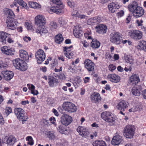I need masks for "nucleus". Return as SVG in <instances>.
Segmentation results:
<instances>
[{
  "mask_svg": "<svg viewBox=\"0 0 146 146\" xmlns=\"http://www.w3.org/2000/svg\"><path fill=\"white\" fill-rule=\"evenodd\" d=\"M7 138L5 139H7L6 142L8 144L10 145H13L15 143V138L12 135H10L8 137H6Z\"/></svg>",
  "mask_w": 146,
  "mask_h": 146,
  "instance_id": "nucleus-40",
  "label": "nucleus"
},
{
  "mask_svg": "<svg viewBox=\"0 0 146 146\" xmlns=\"http://www.w3.org/2000/svg\"><path fill=\"white\" fill-rule=\"evenodd\" d=\"M102 118L105 121L108 123L109 124L113 126L115 124V118L112 113L109 111L103 112L101 114Z\"/></svg>",
  "mask_w": 146,
  "mask_h": 146,
  "instance_id": "nucleus-2",
  "label": "nucleus"
},
{
  "mask_svg": "<svg viewBox=\"0 0 146 146\" xmlns=\"http://www.w3.org/2000/svg\"><path fill=\"white\" fill-rule=\"evenodd\" d=\"M77 17L81 19H83L85 18L86 16L84 15H81L78 13Z\"/></svg>",
  "mask_w": 146,
  "mask_h": 146,
  "instance_id": "nucleus-63",
  "label": "nucleus"
},
{
  "mask_svg": "<svg viewBox=\"0 0 146 146\" xmlns=\"http://www.w3.org/2000/svg\"><path fill=\"white\" fill-rule=\"evenodd\" d=\"M57 26L56 23L55 22L52 21L50 24V28L52 29H56L57 28Z\"/></svg>",
  "mask_w": 146,
  "mask_h": 146,
  "instance_id": "nucleus-50",
  "label": "nucleus"
},
{
  "mask_svg": "<svg viewBox=\"0 0 146 146\" xmlns=\"http://www.w3.org/2000/svg\"><path fill=\"white\" fill-rule=\"evenodd\" d=\"M6 36H7L6 37V42H7L9 44L14 42V40L12 37L11 35L7 33V35H6Z\"/></svg>",
  "mask_w": 146,
  "mask_h": 146,
  "instance_id": "nucleus-45",
  "label": "nucleus"
},
{
  "mask_svg": "<svg viewBox=\"0 0 146 146\" xmlns=\"http://www.w3.org/2000/svg\"><path fill=\"white\" fill-rule=\"evenodd\" d=\"M91 35L92 32L90 29L87 30L84 33L85 37L87 40H92V39Z\"/></svg>",
  "mask_w": 146,
  "mask_h": 146,
  "instance_id": "nucleus-44",
  "label": "nucleus"
},
{
  "mask_svg": "<svg viewBox=\"0 0 146 146\" xmlns=\"http://www.w3.org/2000/svg\"><path fill=\"white\" fill-rule=\"evenodd\" d=\"M64 40V38L62 34H58L55 37V41L56 43L61 44Z\"/></svg>",
  "mask_w": 146,
  "mask_h": 146,
  "instance_id": "nucleus-38",
  "label": "nucleus"
},
{
  "mask_svg": "<svg viewBox=\"0 0 146 146\" xmlns=\"http://www.w3.org/2000/svg\"><path fill=\"white\" fill-rule=\"evenodd\" d=\"M137 48L141 50H143L146 52V41L144 40L141 41L140 44L137 46Z\"/></svg>",
  "mask_w": 146,
  "mask_h": 146,
  "instance_id": "nucleus-36",
  "label": "nucleus"
},
{
  "mask_svg": "<svg viewBox=\"0 0 146 146\" xmlns=\"http://www.w3.org/2000/svg\"><path fill=\"white\" fill-rule=\"evenodd\" d=\"M19 52V57L23 60L28 62L29 58H32L33 54L32 53H30L29 54L28 52L23 49L20 50Z\"/></svg>",
  "mask_w": 146,
  "mask_h": 146,
  "instance_id": "nucleus-12",
  "label": "nucleus"
},
{
  "mask_svg": "<svg viewBox=\"0 0 146 146\" xmlns=\"http://www.w3.org/2000/svg\"><path fill=\"white\" fill-rule=\"evenodd\" d=\"M12 112V110L11 107H6L5 110V113L7 116H8Z\"/></svg>",
  "mask_w": 146,
  "mask_h": 146,
  "instance_id": "nucleus-52",
  "label": "nucleus"
},
{
  "mask_svg": "<svg viewBox=\"0 0 146 146\" xmlns=\"http://www.w3.org/2000/svg\"><path fill=\"white\" fill-rule=\"evenodd\" d=\"M6 23L7 27L9 29L15 30L17 28L18 23L15 18L7 17Z\"/></svg>",
  "mask_w": 146,
  "mask_h": 146,
  "instance_id": "nucleus-9",
  "label": "nucleus"
},
{
  "mask_svg": "<svg viewBox=\"0 0 146 146\" xmlns=\"http://www.w3.org/2000/svg\"><path fill=\"white\" fill-rule=\"evenodd\" d=\"M138 6L136 1H133L128 5L127 7L129 11L132 13Z\"/></svg>",
  "mask_w": 146,
  "mask_h": 146,
  "instance_id": "nucleus-33",
  "label": "nucleus"
},
{
  "mask_svg": "<svg viewBox=\"0 0 146 146\" xmlns=\"http://www.w3.org/2000/svg\"><path fill=\"white\" fill-rule=\"evenodd\" d=\"M92 41L90 43V46L93 49L98 48L100 47V43L97 39H92Z\"/></svg>",
  "mask_w": 146,
  "mask_h": 146,
  "instance_id": "nucleus-34",
  "label": "nucleus"
},
{
  "mask_svg": "<svg viewBox=\"0 0 146 146\" xmlns=\"http://www.w3.org/2000/svg\"><path fill=\"white\" fill-rule=\"evenodd\" d=\"M108 8L109 12L113 13L119 9L120 7L117 3L112 2L108 5Z\"/></svg>",
  "mask_w": 146,
  "mask_h": 146,
  "instance_id": "nucleus-21",
  "label": "nucleus"
},
{
  "mask_svg": "<svg viewBox=\"0 0 146 146\" xmlns=\"http://www.w3.org/2000/svg\"><path fill=\"white\" fill-rule=\"evenodd\" d=\"M36 33L38 35H40L41 36L48 33V28L45 25H39L36 29Z\"/></svg>",
  "mask_w": 146,
  "mask_h": 146,
  "instance_id": "nucleus-15",
  "label": "nucleus"
},
{
  "mask_svg": "<svg viewBox=\"0 0 146 146\" xmlns=\"http://www.w3.org/2000/svg\"><path fill=\"white\" fill-rule=\"evenodd\" d=\"M24 40L26 42L30 41L31 40V38L29 36H25L23 38Z\"/></svg>",
  "mask_w": 146,
  "mask_h": 146,
  "instance_id": "nucleus-61",
  "label": "nucleus"
},
{
  "mask_svg": "<svg viewBox=\"0 0 146 146\" xmlns=\"http://www.w3.org/2000/svg\"><path fill=\"white\" fill-rule=\"evenodd\" d=\"M77 131L81 136H85L88 135L89 131L88 129L83 127L79 126L77 129Z\"/></svg>",
  "mask_w": 146,
  "mask_h": 146,
  "instance_id": "nucleus-29",
  "label": "nucleus"
},
{
  "mask_svg": "<svg viewBox=\"0 0 146 146\" xmlns=\"http://www.w3.org/2000/svg\"><path fill=\"white\" fill-rule=\"evenodd\" d=\"M68 5L70 7L72 8H73L74 7V4L71 1H69L67 2Z\"/></svg>",
  "mask_w": 146,
  "mask_h": 146,
  "instance_id": "nucleus-64",
  "label": "nucleus"
},
{
  "mask_svg": "<svg viewBox=\"0 0 146 146\" xmlns=\"http://www.w3.org/2000/svg\"><path fill=\"white\" fill-rule=\"evenodd\" d=\"M85 84L87 83L90 82V79L89 77H85L83 78Z\"/></svg>",
  "mask_w": 146,
  "mask_h": 146,
  "instance_id": "nucleus-59",
  "label": "nucleus"
},
{
  "mask_svg": "<svg viewBox=\"0 0 146 146\" xmlns=\"http://www.w3.org/2000/svg\"><path fill=\"white\" fill-rule=\"evenodd\" d=\"M59 79L61 80H62L65 79V75L63 73L60 74L59 75L57 76Z\"/></svg>",
  "mask_w": 146,
  "mask_h": 146,
  "instance_id": "nucleus-56",
  "label": "nucleus"
},
{
  "mask_svg": "<svg viewBox=\"0 0 146 146\" xmlns=\"http://www.w3.org/2000/svg\"><path fill=\"white\" fill-rule=\"evenodd\" d=\"M25 26L28 30H31L33 29V26L32 24L30 21H26L25 22Z\"/></svg>",
  "mask_w": 146,
  "mask_h": 146,
  "instance_id": "nucleus-47",
  "label": "nucleus"
},
{
  "mask_svg": "<svg viewBox=\"0 0 146 146\" xmlns=\"http://www.w3.org/2000/svg\"><path fill=\"white\" fill-rule=\"evenodd\" d=\"M135 128L133 125H128L124 128L123 133L127 138L131 139L133 137L135 134Z\"/></svg>",
  "mask_w": 146,
  "mask_h": 146,
  "instance_id": "nucleus-4",
  "label": "nucleus"
},
{
  "mask_svg": "<svg viewBox=\"0 0 146 146\" xmlns=\"http://www.w3.org/2000/svg\"><path fill=\"white\" fill-rule=\"evenodd\" d=\"M102 17L99 16L91 18L87 21V23L88 25H97L102 21Z\"/></svg>",
  "mask_w": 146,
  "mask_h": 146,
  "instance_id": "nucleus-14",
  "label": "nucleus"
},
{
  "mask_svg": "<svg viewBox=\"0 0 146 146\" xmlns=\"http://www.w3.org/2000/svg\"><path fill=\"white\" fill-rule=\"evenodd\" d=\"M30 7L34 9H39L40 8V5L36 2L33 1H30L29 3Z\"/></svg>",
  "mask_w": 146,
  "mask_h": 146,
  "instance_id": "nucleus-41",
  "label": "nucleus"
},
{
  "mask_svg": "<svg viewBox=\"0 0 146 146\" xmlns=\"http://www.w3.org/2000/svg\"><path fill=\"white\" fill-rule=\"evenodd\" d=\"M1 50L4 54L7 55H14L15 52V50L14 48L7 46H5L1 48Z\"/></svg>",
  "mask_w": 146,
  "mask_h": 146,
  "instance_id": "nucleus-17",
  "label": "nucleus"
},
{
  "mask_svg": "<svg viewBox=\"0 0 146 146\" xmlns=\"http://www.w3.org/2000/svg\"><path fill=\"white\" fill-rule=\"evenodd\" d=\"M132 13L133 16L137 18L142 16L144 14V11L142 7L138 6Z\"/></svg>",
  "mask_w": 146,
  "mask_h": 146,
  "instance_id": "nucleus-19",
  "label": "nucleus"
},
{
  "mask_svg": "<svg viewBox=\"0 0 146 146\" xmlns=\"http://www.w3.org/2000/svg\"><path fill=\"white\" fill-rule=\"evenodd\" d=\"M122 137L119 135L114 136L111 141V144L113 145L119 144L122 141Z\"/></svg>",
  "mask_w": 146,
  "mask_h": 146,
  "instance_id": "nucleus-26",
  "label": "nucleus"
},
{
  "mask_svg": "<svg viewBox=\"0 0 146 146\" xmlns=\"http://www.w3.org/2000/svg\"><path fill=\"white\" fill-rule=\"evenodd\" d=\"M52 7L48 10V12L50 14L55 13L59 14L62 12V10L64 9V6L61 1L60 0H52Z\"/></svg>",
  "mask_w": 146,
  "mask_h": 146,
  "instance_id": "nucleus-1",
  "label": "nucleus"
},
{
  "mask_svg": "<svg viewBox=\"0 0 146 146\" xmlns=\"http://www.w3.org/2000/svg\"><path fill=\"white\" fill-rule=\"evenodd\" d=\"M84 67L89 72H92L94 70L95 64L89 59H86L84 62Z\"/></svg>",
  "mask_w": 146,
  "mask_h": 146,
  "instance_id": "nucleus-13",
  "label": "nucleus"
},
{
  "mask_svg": "<svg viewBox=\"0 0 146 146\" xmlns=\"http://www.w3.org/2000/svg\"><path fill=\"white\" fill-rule=\"evenodd\" d=\"M97 33L100 34H104L106 33L107 27L103 24L97 25L95 27Z\"/></svg>",
  "mask_w": 146,
  "mask_h": 146,
  "instance_id": "nucleus-20",
  "label": "nucleus"
},
{
  "mask_svg": "<svg viewBox=\"0 0 146 146\" xmlns=\"http://www.w3.org/2000/svg\"><path fill=\"white\" fill-rule=\"evenodd\" d=\"M58 130L61 133L65 135H68L70 132L69 128L64 127L62 125H60L58 128Z\"/></svg>",
  "mask_w": 146,
  "mask_h": 146,
  "instance_id": "nucleus-32",
  "label": "nucleus"
},
{
  "mask_svg": "<svg viewBox=\"0 0 146 146\" xmlns=\"http://www.w3.org/2000/svg\"><path fill=\"white\" fill-rule=\"evenodd\" d=\"M35 56L37 63L40 64L44 60L46 57L45 54L43 50L39 49L35 53Z\"/></svg>",
  "mask_w": 146,
  "mask_h": 146,
  "instance_id": "nucleus-10",
  "label": "nucleus"
},
{
  "mask_svg": "<svg viewBox=\"0 0 146 146\" xmlns=\"http://www.w3.org/2000/svg\"><path fill=\"white\" fill-rule=\"evenodd\" d=\"M91 99L93 102L97 103L101 100V97L98 93L94 92L91 96Z\"/></svg>",
  "mask_w": 146,
  "mask_h": 146,
  "instance_id": "nucleus-31",
  "label": "nucleus"
},
{
  "mask_svg": "<svg viewBox=\"0 0 146 146\" xmlns=\"http://www.w3.org/2000/svg\"><path fill=\"white\" fill-rule=\"evenodd\" d=\"M82 44L84 46L85 48H87L89 46V44L85 40H84L82 42Z\"/></svg>",
  "mask_w": 146,
  "mask_h": 146,
  "instance_id": "nucleus-60",
  "label": "nucleus"
},
{
  "mask_svg": "<svg viewBox=\"0 0 146 146\" xmlns=\"http://www.w3.org/2000/svg\"><path fill=\"white\" fill-rule=\"evenodd\" d=\"M128 102L126 101L122 100L117 103L116 107L117 109L123 111L128 107Z\"/></svg>",
  "mask_w": 146,
  "mask_h": 146,
  "instance_id": "nucleus-24",
  "label": "nucleus"
},
{
  "mask_svg": "<svg viewBox=\"0 0 146 146\" xmlns=\"http://www.w3.org/2000/svg\"><path fill=\"white\" fill-rule=\"evenodd\" d=\"M73 48L72 45L63 47V52L64 55L68 58L71 59L74 55V52L72 50Z\"/></svg>",
  "mask_w": 146,
  "mask_h": 146,
  "instance_id": "nucleus-11",
  "label": "nucleus"
},
{
  "mask_svg": "<svg viewBox=\"0 0 146 146\" xmlns=\"http://www.w3.org/2000/svg\"><path fill=\"white\" fill-rule=\"evenodd\" d=\"M140 81V80L139 75L135 74L133 73L130 76L129 80V83L130 84L137 85Z\"/></svg>",
  "mask_w": 146,
  "mask_h": 146,
  "instance_id": "nucleus-22",
  "label": "nucleus"
},
{
  "mask_svg": "<svg viewBox=\"0 0 146 146\" xmlns=\"http://www.w3.org/2000/svg\"><path fill=\"white\" fill-rule=\"evenodd\" d=\"M11 7H15V8L16 9L17 12H18L19 11V8L17 6V3L16 2H15L13 3V4L10 5Z\"/></svg>",
  "mask_w": 146,
  "mask_h": 146,
  "instance_id": "nucleus-53",
  "label": "nucleus"
},
{
  "mask_svg": "<svg viewBox=\"0 0 146 146\" xmlns=\"http://www.w3.org/2000/svg\"><path fill=\"white\" fill-rule=\"evenodd\" d=\"M3 76L4 79L6 80H10L13 77L14 73L10 71H3L1 72Z\"/></svg>",
  "mask_w": 146,
  "mask_h": 146,
  "instance_id": "nucleus-23",
  "label": "nucleus"
},
{
  "mask_svg": "<svg viewBox=\"0 0 146 146\" xmlns=\"http://www.w3.org/2000/svg\"><path fill=\"white\" fill-rule=\"evenodd\" d=\"M7 66V64L3 63L2 61H0V68L6 67Z\"/></svg>",
  "mask_w": 146,
  "mask_h": 146,
  "instance_id": "nucleus-58",
  "label": "nucleus"
},
{
  "mask_svg": "<svg viewBox=\"0 0 146 146\" xmlns=\"http://www.w3.org/2000/svg\"><path fill=\"white\" fill-rule=\"evenodd\" d=\"M128 36L134 40H137L141 39L143 36V33L138 30H132L129 31Z\"/></svg>",
  "mask_w": 146,
  "mask_h": 146,
  "instance_id": "nucleus-8",
  "label": "nucleus"
},
{
  "mask_svg": "<svg viewBox=\"0 0 146 146\" xmlns=\"http://www.w3.org/2000/svg\"><path fill=\"white\" fill-rule=\"evenodd\" d=\"M17 1L18 3L21 6L27 9L28 8L27 3L23 0H17Z\"/></svg>",
  "mask_w": 146,
  "mask_h": 146,
  "instance_id": "nucleus-46",
  "label": "nucleus"
},
{
  "mask_svg": "<svg viewBox=\"0 0 146 146\" xmlns=\"http://www.w3.org/2000/svg\"><path fill=\"white\" fill-rule=\"evenodd\" d=\"M141 87L138 85H135L131 90L132 94L135 96H139L141 94Z\"/></svg>",
  "mask_w": 146,
  "mask_h": 146,
  "instance_id": "nucleus-28",
  "label": "nucleus"
},
{
  "mask_svg": "<svg viewBox=\"0 0 146 146\" xmlns=\"http://www.w3.org/2000/svg\"><path fill=\"white\" fill-rule=\"evenodd\" d=\"M122 37V35L121 33L118 32H114L111 34L110 40L111 43L118 45L121 43Z\"/></svg>",
  "mask_w": 146,
  "mask_h": 146,
  "instance_id": "nucleus-6",
  "label": "nucleus"
},
{
  "mask_svg": "<svg viewBox=\"0 0 146 146\" xmlns=\"http://www.w3.org/2000/svg\"><path fill=\"white\" fill-rule=\"evenodd\" d=\"M93 146H106V142L103 141L97 140L93 144Z\"/></svg>",
  "mask_w": 146,
  "mask_h": 146,
  "instance_id": "nucleus-42",
  "label": "nucleus"
},
{
  "mask_svg": "<svg viewBox=\"0 0 146 146\" xmlns=\"http://www.w3.org/2000/svg\"><path fill=\"white\" fill-rule=\"evenodd\" d=\"M72 121V117L67 114L64 115L61 117V123L62 124L65 126H67L70 124Z\"/></svg>",
  "mask_w": 146,
  "mask_h": 146,
  "instance_id": "nucleus-18",
  "label": "nucleus"
},
{
  "mask_svg": "<svg viewBox=\"0 0 146 146\" xmlns=\"http://www.w3.org/2000/svg\"><path fill=\"white\" fill-rule=\"evenodd\" d=\"M7 35V33L4 31H0V42L2 44H6V37Z\"/></svg>",
  "mask_w": 146,
  "mask_h": 146,
  "instance_id": "nucleus-35",
  "label": "nucleus"
},
{
  "mask_svg": "<svg viewBox=\"0 0 146 146\" xmlns=\"http://www.w3.org/2000/svg\"><path fill=\"white\" fill-rule=\"evenodd\" d=\"M108 78L110 79V81L114 83H117L119 82L120 78L118 75L115 74H109Z\"/></svg>",
  "mask_w": 146,
  "mask_h": 146,
  "instance_id": "nucleus-27",
  "label": "nucleus"
},
{
  "mask_svg": "<svg viewBox=\"0 0 146 146\" xmlns=\"http://www.w3.org/2000/svg\"><path fill=\"white\" fill-rule=\"evenodd\" d=\"M46 135L50 139H53L55 137V135L53 131H48L46 133Z\"/></svg>",
  "mask_w": 146,
  "mask_h": 146,
  "instance_id": "nucleus-48",
  "label": "nucleus"
},
{
  "mask_svg": "<svg viewBox=\"0 0 146 146\" xmlns=\"http://www.w3.org/2000/svg\"><path fill=\"white\" fill-rule=\"evenodd\" d=\"M63 109L70 113L76 112L77 109V106L72 103L70 102H66L62 105Z\"/></svg>",
  "mask_w": 146,
  "mask_h": 146,
  "instance_id": "nucleus-7",
  "label": "nucleus"
},
{
  "mask_svg": "<svg viewBox=\"0 0 146 146\" xmlns=\"http://www.w3.org/2000/svg\"><path fill=\"white\" fill-rule=\"evenodd\" d=\"M54 99L52 98H47L46 102L49 105H52L54 103Z\"/></svg>",
  "mask_w": 146,
  "mask_h": 146,
  "instance_id": "nucleus-51",
  "label": "nucleus"
},
{
  "mask_svg": "<svg viewBox=\"0 0 146 146\" xmlns=\"http://www.w3.org/2000/svg\"><path fill=\"white\" fill-rule=\"evenodd\" d=\"M124 57L126 62L130 64H133V63L134 59L132 56L130 55L125 54Z\"/></svg>",
  "mask_w": 146,
  "mask_h": 146,
  "instance_id": "nucleus-37",
  "label": "nucleus"
},
{
  "mask_svg": "<svg viewBox=\"0 0 146 146\" xmlns=\"http://www.w3.org/2000/svg\"><path fill=\"white\" fill-rule=\"evenodd\" d=\"M78 13L77 10L73 9L72 11L71 15L73 16H74L75 17H77Z\"/></svg>",
  "mask_w": 146,
  "mask_h": 146,
  "instance_id": "nucleus-55",
  "label": "nucleus"
},
{
  "mask_svg": "<svg viewBox=\"0 0 146 146\" xmlns=\"http://www.w3.org/2000/svg\"><path fill=\"white\" fill-rule=\"evenodd\" d=\"M108 67L109 70L111 72H113L116 68V66L113 64L109 65Z\"/></svg>",
  "mask_w": 146,
  "mask_h": 146,
  "instance_id": "nucleus-54",
  "label": "nucleus"
},
{
  "mask_svg": "<svg viewBox=\"0 0 146 146\" xmlns=\"http://www.w3.org/2000/svg\"><path fill=\"white\" fill-rule=\"evenodd\" d=\"M48 84L50 87H53L54 86H56L58 84V79L54 77L48 76Z\"/></svg>",
  "mask_w": 146,
  "mask_h": 146,
  "instance_id": "nucleus-25",
  "label": "nucleus"
},
{
  "mask_svg": "<svg viewBox=\"0 0 146 146\" xmlns=\"http://www.w3.org/2000/svg\"><path fill=\"white\" fill-rule=\"evenodd\" d=\"M46 23V19L42 15H38L35 18V23L38 26L45 25Z\"/></svg>",
  "mask_w": 146,
  "mask_h": 146,
  "instance_id": "nucleus-16",
  "label": "nucleus"
},
{
  "mask_svg": "<svg viewBox=\"0 0 146 146\" xmlns=\"http://www.w3.org/2000/svg\"><path fill=\"white\" fill-rule=\"evenodd\" d=\"M27 86L28 89L30 90H31V93L33 94L34 95H36L38 94V91H35L37 93L36 94L34 93V92L33 91V90H35V87L34 85L31 84H28L27 85Z\"/></svg>",
  "mask_w": 146,
  "mask_h": 146,
  "instance_id": "nucleus-43",
  "label": "nucleus"
},
{
  "mask_svg": "<svg viewBox=\"0 0 146 146\" xmlns=\"http://www.w3.org/2000/svg\"><path fill=\"white\" fill-rule=\"evenodd\" d=\"M13 64L17 69L21 71H25L27 69V66L25 62L19 58L13 60Z\"/></svg>",
  "mask_w": 146,
  "mask_h": 146,
  "instance_id": "nucleus-5",
  "label": "nucleus"
},
{
  "mask_svg": "<svg viewBox=\"0 0 146 146\" xmlns=\"http://www.w3.org/2000/svg\"><path fill=\"white\" fill-rule=\"evenodd\" d=\"M4 11L5 13L7 15H8V16L7 17H9L10 18H14L15 17V15L11 9L6 8L4 9Z\"/></svg>",
  "mask_w": 146,
  "mask_h": 146,
  "instance_id": "nucleus-39",
  "label": "nucleus"
},
{
  "mask_svg": "<svg viewBox=\"0 0 146 146\" xmlns=\"http://www.w3.org/2000/svg\"><path fill=\"white\" fill-rule=\"evenodd\" d=\"M14 112L17 118L22 122L27 120L28 117L27 114L25 111L20 108H15Z\"/></svg>",
  "mask_w": 146,
  "mask_h": 146,
  "instance_id": "nucleus-3",
  "label": "nucleus"
},
{
  "mask_svg": "<svg viewBox=\"0 0 146 146\" xmlns=\"http://www.w3.org/2000/svg\"><path fill=\"white\" fill-rule=\"evenodd\" d=\"M83 32L80 30L79 26H76L73 30V33L74 36L77 38H80L82 36Z\"/></svg>",
  "mask_w": 146,
  "mask_h": 146,
  "instance_id": "nucleus-30",
  "label": "nucleus"
},
{
  "mask_svg": "<svg viewBox=\"0 0 146 146\" xmlns=\"http://www.w3.org/2000/svg\"><path fill=\"white\" fill-rule=\"evenodd\" d=\"M52 112L54 113V115L56 116H58L59 115V113L57 110L54 108H53L52 110Z\"/></svg>",
  "mask_w": 146,
  "mask_h": 146,
  "instance_id": "nucleus-62",
  "label": "nucleus"
},
{
  "mask_svg": "<svg viewBox=\"0 0 146 146\" xmlns=\"http://www.w3.org/2000/svg\"><path fill=\"white\" fill-rule=\"evenodd\" d=\"M26 140L28 141L27 143L30 145H33L34 144V142L33 138L31 136H28L26 138Z\"/></svg>",
  "mask_w": 146,
  "mask_h": 146,
  "instance_id": "nucleus-49",
  "label": "nucleus"
},
{
  "mask_svg": "<svg viewBox=\"0 0 146 146\" xmlns=\"http://www.w3.org/2000/svg\"><path fill=\"white\" fill-rule=\"evenodd\" d=\"M124 15V12L123 10H121L117 13V16L118 17H122Z\"/></svg>",
  "mask_w": 146,
  "mask_h": 146,
  "instance_id": "nucleus-57",
  "label": "nucleus"
}]
</instances>
